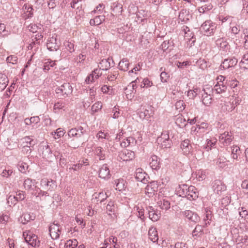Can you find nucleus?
I'll use <instances>...</instances> for the list:
<instances>
[{"label": "nucleus", "mask_w": 248, "mask_h": 248, "mask_svg": "<svg viewBox=\"0 0 248 248\" xmlns=\"http://www.w3.org/2000/svg\"><path fill=\"white\" fill-rule=\"evenodd\" d=\"M136 142V140L133 137H128L124 139L121 143V146L122 147H126L129 146L131 144H134Z\"/></svg>", "instance_id": "35"}, {"label": "nucleus", "mask_w": 248, "mask_h": 248, "mask_svg": "<svg viewBox=\"0 0 248 248\" xmlns=\"http://www.w3.org/2000/svg\"><path fill=\"white\" fill-rule=\"evenodd\" d=\"M98 175L99 177L102 179H106L110 178V171L107 164H105L102 166L99 169Z\"/></svg>", "instance_id": "18"}, {"label": "nucleus", "mask_w": 248, "mask_h": 248, "mask_svg": "<svg viewBox=\"0 0 248 248\" xmlns=\"http://www.w3.org/2000/svg\"><path fill=\"white\" fill-rule=\"evenodd\" d=\"M22 140L23 141L22 144L23 146H33L36 143V140L31 139L29 136L24 137Z\"/></svg>", "instance_id": "34"}, {"label": "nucleus", "mask_w": 248, "mask_h": 248, "mask_svg": "<svg viewBox=\"0 0 248 248\" xmlns=\"http://www.w3.org/2000/svg\"><path fill=\"white\" fill-rule=\"evenodd\" d=\"M241 187L243 189L244 193L247 195L248 198V179L242 181Z\"/></svg>", "instance_id": "53"}, {"label": "nucleus", "mask_w": 248, "mask_h": 248, "mask_svg": "<svg viewBox=\"0 0 248 248\" xmlns=\"http://www.w3.org/2000/svg\"><path fill=\"white\" fill-rule=\"evenodd\" d=\"M161 145L163 148H168L170 147L172 142L170 140H161Z\"/></svg>", "instance_id": "59"}, {"label": "nucleus", "mask_w": 248, "mask_h": 248, "mask_svg": "<svg viewBox=\"0 0 248 248\" xmlns=\"http://www.w3.org/2000/svg\"><path fill=\"white\" fill-rule=\"evenodd\" d=\"M15 197V195H10L7 199V203L10 206L15 205L17 202V199Z\"/></svg>", "instance_id": "52"}, {"label": "nucleus", "mask_w": 248, "mask_h": 248, "mask_svg": "<svg viewBox=\"0 0 248 248\" xmlns=\"http://www.w3.org/2000/svg\"><path fill=\"white\" fill-rule=\"evenodd\" d=\"M231 152L232 158L234 159H236L240 154V148L237 146H233L231 147Z\"/></svg>", "instance_id": "40"}, {"label": "nucleus", "mask_w": 248, "mask_h": 248, "mask_svg": "<svg viewBox=\"0 0 248 248\" xmlns=\"http://www.w3.org/2000/svg\"><path fill=\"white\" fill-rule=\"evenodd\" d=\"M111 9L113 12V14L115 15L121 14L123 11L122 5L118 2L113 3L111 6Z\"/></svg>", "instance_id": "29"}, {"label": "nucleus", "mask_w": 248, "mask_h": 248, "mask_svg": "<svg viewBox=\"0 0 248 248\" xmlns=\"http://www.w3.org/2000/svg\"><path fill=\"white\" fill-rule=\"evenodd\" d=\"M158 189L157 183L155 181H152L149 183L145 187L146 192L148 193L153 194L156 192Z\"/></svg>", "instance_id": "25"}, {"label": "nucleus", "mask_w": 248, "mask_h": 248, "mask_svg": "<svg viewBox=\"0 0 248 248\" xmlns=\"http://www.w3.org/2000/svg\"><path fill=\"white\" fill-rule=\"evenodd\" d=\"M15 196L17 199V202L24 200L26 197L25 192L21 190H19L16 192V194Z\"/></svg>", "instance_id": "54"}, {"label": "nucleus", "mask_w": 248, "mask_h": 248, "mask_svg": "<svg viewBox=\"0 0 248 248\" xmlns=\"http://www.w3.org/2000/svg\"><path fill=\"white\" fill-rule=\"evenodd\" d=\"M212 189L215 193L221 195L222 192L226 189V186L219 180H215L212 184Z\"/></svg>", "instance_id": "8"}, {"label": "nucleus", "mask_w": 248, "mask_h": 248, "mask_svg": "<svg viewBox=\"0 0 248 248\" xmlns=\"http://www.w3.org/2000/svg\"><path fill=\"white\" fill-rule=\"evenodd\" d=\"M33 146H29L28 145L23 146L22 148V152L24 154L26 155H30L31 152L32 148Z\"/></svg>", "instance_id": "62"}, {"label": "nucleus", "mask_w": 248, "mask_h": 248, "mask_svg": "<svg viewBox=\"0 0 248 248\" xmlns=\"http://www.w3.org/2000/svg\"><path fill=\"white\" fill-rule=\"evenodd\" d=\"M78 245V242L75 239L67 241L65 244V248H75Z\"/></svg>", "instance_id": "41"}, {"label": "nucleus", "mask_w": 248, "mask_h": 248, "mask_svg": "<svg viewBox=\"0 0 248 248\" xmlns=\"http://www.w3.org/2000/svg\"><path fill=\"white\" fill-rule=\"evenodd\" d=\"M237 59L234 57L228 58L224 60L220 65V69L225 70L234 67L237 63Z\"/></svg>", "instance_id": "6"}, {"label": "nucleus", "mask_w": 248, "mask_h": 248, "mask_svg": "<svg viewBox=\"0 0 248 248\" xmlns=\"http://www.w3.org/2000/svg\"><path fill=\"white\" fill-rule=\"evenodd\" d=\"M231 33L234 35H238L241 33L243 29L240 25H236L234 26H231Z\"/></svg>", "instance_id": "45"}, {"label": "nucleus", "mask_w": 248, "mask_h": 248, "mask_svg": "<svg viewBox=\"0 0 248 248\" xmlns=\"http://www.w3.org/2000/svg\"><path fill=\"white\" fill-rule=\"evenodd\" d=\"M185 104L183 101L179 100L175 103V108L179 112L183 111L185 108Z\"/></svg>", "instance_id": "51"}, {"label": "nucleus", "mask_w": 248, "mask_h": 248, "mask_svg": "<svg viewBox=\"0 0 248 248\" xmlns=\"http://www.w3.org/2000/svg\"><path fill=\"white\" fill-rule=\"evenodd\" d=\"M49 234L53 239H57L59 237L60 230L57 224L53 223L49 228Z\"/></svg>", "instance_id": "13"}, {"label": "nucleus", "mask_w": 248, "mask_h": 248, "mask_svg": "<svg viewBox=\"0 0 248 248\" xmlns=\"http://www.w3.org/2000/svg\"><path fill=\"white\" fill-rule=\"evenodd\" d=\"M10 31L6 29L4 24L0 23V35L5 37L10 34Z\"/></svg>", "instance_id": "46"}, {"label": "nucleus", "mask_w": 248, "mask_h": 248, "mask_svg": "<svg viewBox=\"0 0 248 248\" xmlns=\"http://www.w3.org/2000/svg\"><path fill=\"white\" fill-rule=\"evenodd\" d=\"M191 18V16L189 14V12L186 9H182L180 12L178 20L179 23L181 21L184 23H187Z\"/></svg>", "instance_id": "16"}, {"label": "nucleus", "mask_w": 248, "mask_h": 248, "mask_svg": "<svg viewBox=\"0 0 248 248\" xmlns=\"http://www.w3.org/2000/svg\"><path fill=\"white\" fill-rule=\"evenodd\" d=\"M217 165L220 168H224L227 165L226 158H219L217 161Z\"/></svg>", "instance_id": "47"}, {"label": "nucleus", "mask_w": 248, "mask_h": 248, "mask_svg": "<svg viewBox=\"0 0 248 248\" xmlns=\"http://www.w3.org/2000/svg\"><path fill=\"white\" fill-rule=\"evenodd\" d=\"M23 236L25 241L32 247H38L40 245V241L38 240L37 236L31 232H24Z\"/></svg>", "instance_id": "3"}, {"label": "nucleus", "mask_w": 248, "mask_h": 248, "mask_svg": "<svg viewBox=\"0 0 248 248\" xmlns=\"http://www.w3.org/2000/svg\"><path fill=\"white\" fill-rule=\"evenodd\" d=\"M147 174L141 168L136 169L135 177L138 181L141 182L143 183H146L147 181V178L146 177Z\"/></svg>", "instance_id": "17"}, {"label": "nucleus", "mask_w": 248, "mask_h": 248, "mask_svg": "<svg viewBox=\"0 0 248 248\" xmlns=\"http://www.w3.org/2000/svg\"><path fill=\"white\" fill-rule=\"evenodd\" d=\"M55 65V61L48 59L46 62H44L43 70L45 71H48L50 69V67H53Z\"/></svg>", "instance_id": "43"}, {"label": "nucleus", "mask_w": 248, "mask_h": 248, "mask_svg": "<svg viewBox=\"0 0 248 248\" xmlns=\"http://www.w3.org/2000/svg\"><path fill=\"white\" fill-rule=\"evenodd\" d=\"M199 193L194 186H188L187 199L190 201L196 200L198 197Z\"/></svg>", "instance_id": "20"}, {"label": "nucleus", "mask_w": 248, "mask_h": 248, "mask_svg": "<svg viewBox=\"0 0 248 248\" xmlns=\"http://www.w3.org/2000/svg\"><path fill=\"white\" fill-rule=\"evenodd\" d=\"M64 134V130L62 128H59L56 130V131L54 132V138L55 139H58L61 137H62Z\"/></svg>", "instance_id": "60"}, {"label": "nucleus", "mask_w": 248, "mask_h": 248, "mask_svg": "<svg viewBox=\"0 0 248 248\" xmlns=\"http://www.w3.org/2000/svg\"><path fill=\"white\" fill-rule=\"evenodd\" d=\"M149 239L154 243L157 242L158 240V236L156 229L153 227L150 228L148 231Z\"/></svg>", "instance_id": "26"}, {"label": "nucleus", "mask_w": 248, "mask_h": 248, "mask_svg": "<svg viewBox=\"0 0 248 248\" xmlns=\"http://www.w3.org/2000/svg\"><path fill=\"white\" fill-rule=\"evenodd\" d=\"M46 46L50 51H56L59 48L60 45L57 43L56 36H52L47 40Z\"/></svg>", "instance_id": "12"}, {"label": "nucleus", "mask_w": 248, "mask_h": 248, "mask_svg": "<svg viewBox=\"0 0 248 248\" xmlns=\"http://www.w3.org/2000/svg\"><path fill=\"white\" fill-rule=\"evenodd\" d=\"M152 115V108L151 107H148L147 108H143L139 111V116L141 119L150 118Z\"/></svg>", "instance_id": "23"}, {"label": "nucleus", "mask_w": 248, "mask_h": 248, "mask_svg": "<svg viewBox=\"0 0 248 248\" xmlns=\"http://www.w3.org/2000/svg\"><path fill=\"white\" fill-rule=\"evenodd\" d=\"M181 148L185 154H189L192 148V145L190 144V141L188 139L182 141L181 144Z\"/></svg>", "instance_id": "21"}, {"label": "nucleus", "mask_w": 248, "mask_h": 248, "mask_svg": "<svg viewBox=\"0 0 248 248\" xmlns=\"http://www.w3.org/2000/svg\"><path fill=\"white\" fill-rule=\"evenodd\" d=\"M148 217L153 221H157L160 217V213L155 210L153 207L149 206L147 208Z\"/></svg>", "instance_id": "15"}, {"label": "nucleus", "mask_w": 248, "mask_h": 248, "mask_svg": "<svg viewBox=\"0 0 248 248\" xmlns=\"http://www.w3.org/2000/svg\"><path fill=\"white\" fill-rule=\"evenodd\" d=\"M94 153L96 155L99 156L100 160H104L105 158V155L103 153L102 148L97 147L94 150Z\"/></svg>", "instance_id": "42"}, {"label": "nucleus", "mask_w": 248, "mask_h": 248, "mask_svg": "<svg viewBox=\"0 0 248 248\" xmlns=\"http://www.w3.org/2000/svg\"><path fill=\"white\" fill-rule=\"evenodd\" d=\"M217 28L216 24L211 20H206L200 27L201 31L203 32L207 36L212 35Z\"/></svg>", "instance_id": "1"}, {"label": "nucleus", "mask_w": 248, "mask_h": 248, "mask_svg": "<svg viewBox=\"0 0 248 248\" xmlns=\"http://www.w3.org/2000/svg\"><path fill=\"white\" fill-rule=\"evenodd\" d=\"M105 20L104 16H98L93 19L90 20V23L92 26L99 25L101 24Z\"/></svg>", "instance_id": "32"}, {"label": "nucleus", "mask_w": 248, "mask_h": 248, "mask_svg": "<svg viewBox=\"0 0 248 248\" xmlns=\"http://www.w3.org/2000/svg\"><path fill=\"white\" fill-rule=\"evenodd\" d=\"M20 220L22 223L25 224L31 220H33V219L30 214H25L21 217Z\"/></svg>", "instance_id": "50"}, {"label": "nucleus", "mask_w": 248, "mask_h": 248, "mask_svg": "<svg viewBox=\"0 0 248 248\" xmlns=\"http://www.w3.org/2000/svg\"><path fill=\"white\" fill-rule=\"evenodd\" d=\"M58 2V0H47V5L49 9L55 8Z\"/></svg>", "instance_id": "64"}, {"label": "nucleus", "mask_w": 248, "mask_h": 248, "mask_svg": "<svg viewBox=\"0 0 248 248\" xmlns=\"http://www.w3.org/2000/svg\"><path fill=\"white\" fill-rule=\"evenodd\" d=\"M188 186L186 185H179L177 191L180 197L187 198Z\"/></svg>", "instance_id": "27"}, {"label": "nucleus", "mask_w": 248, "mask_h": 248, "mask_svg": "<svg viewBox=\"0 0 248 248\" xmlns=\"http://www.w3.org/2000/svg\"><path fill=\"white\" fill-rule=\"evenodd\" d=\"M157 204L160 208L163 210H167L170 208V203L167 200L160 201L157 202Z\"/></svg>", "instance_id": "38"}, {"label": "nucleus", "mask_w": 248, "mask_h": 248, "mask_svg": "<svg viewBox=\"0 0 248 248\" xmlns=\"http://www.w3.org/2000/svg\"><path fill=\"white\" fill-rule=\"evenodd\" d=\"M204 4L201 5L199 7L198 11L200 13H204L205 12L211 10L213 8L212 4L209 1L207 2H203Z\"/></svg>", "instance_id": "33"}, {"label": "nucleus", "mask_w": 248, "mask_h": 248, "mask_svg": "<svg viewBox=\"0 0 248 248\" xmlns=\"http://www.w3.org/2000/svg\"><path fill=\"white\" fill-rule=\"evenodd\" d=\"M73 88L69 83H65L61 87L56 89L57 93H62L63 94H69L72 93Z\"/></svg>", "instance_id": "14"}, {"label": "nucleus", "mask_w": 248, "mask_h": 248, "mask_svg": "<svg viewBox=\"0 0 248 248\" xmlns=\"http://www.w3.org/2000/svg\"><path fill=\"white\" fill-rule=\"evenodd\" d=\"M86 133V130L82 126H78L77 127L71 128L68 130L67 134L68 137L79 138Z\"/></svg>", "instance_id": "4"}, {"label": "nucleus", "mask_w": 248, "mask_h": 248, "mask_svg": "<svg viewBox=\"0 0 248 248\" xmlns=\"http://www.w3.org/2000/svg\"><path fill=\"white\" fill-rule=\"evenodd\" d=\"M213 91H215L217 93H221L226 92L227 90V86L224 84L223 82H217L213 88H211Z\"/></svg>", "instance_id": "24"}, {"label": "nucleus", "mask_w": 248, "mask_h": 248, "mask_svg": "<svg viewBox=\"0 0 248 248\" xmlns=\"http://www.w3.org/2000/svg\"><path fill=\"white\" fill-rule=\"evenodd\" d=\"M17 57L15 55H11L8 57L6 59L7 63L15 64L17 62Z\"/></svg>", "instance_id": "57"}, {"label": "nucleus", "mask_w": 248, "mask_h": 248, "mask_svg": "<svg viewBox=\"0 0 248 248\" xmlns=\"http://www.w3.org/2000/svg\"><path fill=\"white\" fill-rule=\"evenodd\" d=\"M41 184H44L45 186L48 187V190L50 191L54 190L57 186L56 182L51 179H50V180L47 179L43 180L41 181Z\"/></svg>", "instance_id": "31"}, {"label": "nucleus", "mask_w": 248, "mask_h": 248, "mask_svg": "<svg viewBox=\"0 0 248 248\" xmlns=\"http://www.w3.org/2000/svg\"><path fill=\"white\" fill-rule=\"evenodd\" d=\"M13 172L12 170L6 169L2 171L1 175L2 177L9 178L12 176Z\"/></svg>", "instance_id": "61"}, {"label": "nucleus", "mask_w": 248, "mask_h": 248, "mask_svg": "<svg viewBox=\"0 0 248 248\" xmlns=\"http://www.w3.org/2000/svg\"><path fill=\"white\" fill-rule=\"evenodd\" d=\"M200 93L202 96V104L206 106H209L213 101V90L211 89L210 88H204L200 91Z\"/></svg>", "instance_id": "2"}, {"label": "nucleus", "mask_w": 248, "mask_h": 248, "mask_svg": "<svg viewBox=\"0 0 248 248\" xmlns=\"http://www.w3.org/2000/svg\"><path fill=\"white\" fill-rule=\"evenodd\" d=\"M114 62L112 58L109 57L107 59H103L99 62L98 65L99 68L102 70H107L109 69L111 66H114Z\"/></svg>", "instance_id": "11"}, {"label": "nucleus", "mask_w": 248, "mask_h": 248, "mask_svg": "<svg viewBox=\"0 0 248 248\" xmlns=\"http://www.w3.org/2000/svg\"><path fill=\"white\" fill-rule=\"evenodd\" d=\"M233 137L229 132H225L219 136V141L224 146H228L232 141Z\"/></svg>", "instance_id": "10"}, {"label": "nucleus", "mask_w": 248, "mask_h": 248, "mask_svg": "<svg viewBox=\"0 0 248 248\" xmlns=\"http://www.w3.org/2000/svg\"><path fill=\"white\" fill-rule=\"evenodd\" d=\"M181 214L186 218L194 223L198 222L200 220V217L198 215L191 210H186L182 212Z\"/></svg>", "instance_id": "7"}, {"label": "nucleus", "mask_w": 248, "mask_h": 248, "mask_svg": "<svg viewBox=\"0 0 248 248\" xmlns=\"http://www.w3.org/2000/svg\"><path fill=\"white\" fill-rule=\"evenodd\" d=\"M168 248H187L186 243L177 242L174 245H170Z\"/></svg>", "instance_id": "58"}, {"label": "nucleus", "mask_w": 248, "mask_h": 248, "mask_svg": "<svg viewBox=\"0 0 248 248\" xmlns=\"http://www.w3.org/2000/svg\"><path fill=\"white\" fill-rule=\"evenodd\" d=\"M239 214L242 218L246 217L248 216V211L245 207H240L238 209Z\"/></svg>", "instance_id": "63"}, {"label": "nucleus", "mask_w": 248, "mask_h": 248, "mask_svg": "<svg viewBox=\"0 0 248 248\" xmlns=\"http://www.w3.org/2000/svg\"><path fill=\"white\" fill-rule=\"evenodd\" d=\"M40 118L38 116L31 117V118H26L24 120L26 125H30L31 124H37L40 122Z\"/></svg>", "instance_id": "39"}, {"label": "nucleus", "mask_w": 248, "mask_h": 248, "mask_svg": "<svg viewBox=\"0 0 248 248\" xmlns=\"http://www.w3.org/2000/svg\"><path fill=\"white\" fill-rule=\"evenodd\" d=\"M150 167L153 169L158 170L160 168V159L156 155H153L151 157Z\"/></svg>", "instance_id": "22"}, {"label": "nucleus", "mask_w": 248, "mask_h": 248, "mask_svg": "<svg viewBox=\"0 0 248 248\" xmlns=\"http://www.w3.org/2000/svg\"><path fill=\"white\" fill-rule=\"evenodd\" d=\"M116 189L121 191L124 189V184L123 180H117L115 181Z\"/></svg>", "instance_id": "56"}, {"label": "nucleus", "mask_w": 248, "mask_h": 248, "mask_svg": "<svg viewBox=\"0 0 248 248\" xmlns=\"http://www.w3.org/2000/svg\"><path fill=\"white\" fill-rule=\"evenodd\" d=\"M102 107V103L100 102H97L94 103L91 108V113L92 115L101 109Z\"/></svg>", "instance_id": "44"}, {"label": "nucleus", "mask_w": 248, "mask_h": 248, "mask_svg": "<svg viewBox=\"0 0 248 248\" xmlns=\"http://www.w3.org/2000/svg\"><path fill=\"white\" fill-rule=\"evenodd\" d=\"M209 223L210 222L208 221L207 222H205L203 226L197 225L192 232L193 235L197 236L199 233H202L203 231V228L206 227L207 224Z\"/></svg>", "instance_id": "36"}, {"label": "nucleus", "mask_w": 248, "mask_h": 248, "mask_svg": "<svg viewBox=\"0 0 248 248\" xmlns=\"http://www.w3.org/2000/svg\"><path fill=\"white\" fill-rule=\"evenodd\" d=\"M32 180L31 179L27 178L24 182V186L26 190H31L32 187Z\"/></svg>", "instance_id": "55"}, {"label": "nucleus", "mask_w": 248, "mask_h": 248, "mask_svg": "<svg viewBox=\"0 0 248 248\" xmlns=\"http://www.w3.org/2000/svg\"><path fill=\"white\" fill-rule=\"evenodd\" d=\"M101 70L99 68V69H95L93 71L92 73L90 74V76H92V80H94V78L97 79L102 75V72H101Z\"/></svg>", "instance_id": "48"}, {"label": "nucleus", "mask_w": 248, "mask_h": 248, "mask_svg": "<svg viewBox=\"0 0 248 248\" xmlns=\"http://www.w3.org/2000/svg\"><path fill=\"white\" fill-rule=\"evenodd\" d=\"M116 209V207L113 202H109L106 206V210L108 214L111 215V213L114 214Z\"/></svg>", "instance_id": "37"}, {"label": "nucleus", "mask_w": 248, "mask_h": 248, "mask_svg": "<svg viewBox=\"0 0 248 248\" xmlns=\"http://www.w3.org/2000/svg\"><path fill=\"white\" fill-rule=\"evenodd\" d=\"M130 63L129 60L126 58H124L119 63V68L124 71H127L129 69Z\"/></svg>", "instance_id": "28"}, {"label": "nucleus", "mask_w": 248, "mask_h": 248, "mask_svg": "<svg viewBox=\"0 0 248 248\" xmlns=\"http://www.w3.org/2000/svg\"><path fill=\"white\" fill-rule=\"evenodd\" d=\"M9 80L7 76L0 73V91L4 90L8 85Z\"/></svg>", "instance_id": "30"}, {"label": "nucleus", "mask_w": 248, "mask_h": 248, "mask_svg": "<svg viewBox=\"0 0 248 248\" xmlns=\"http://www.w3.org/2000/svg\"><path fill=\"white\" fill-rule=\"evenodd\" d=\"M135 153L134 152L124 149L119 153L118 159L123 161H128L133 159L135 158Z\"/></svg>", "instance_id": "5"}, {"label": "nucleus", "mask_w": 248, "mask_h": 248, "mask_svg": "<svg viewBox=\"0 0 248 248\" xmlns=\"http://www.w3.org/2000/svg\"><path fill=\"white\" fill-rule=\"evenodd\" d=\"M40 150L42 152V155L44 158L48 160L52 157V151L46 143L42 144L40 146Z\"/></svg>", "instance_id": "9"}, {"label": "nucleus", "mask_w": 248, "mask_h": 248, "mask_svg": "<svg viewBox=\"0 0 248 248\" xmlns=\"http://www.w3.org/2000/svg\"><path fill=\"white\" fill-rule=\"evenodd\" d=\"M216 44L218 47H220V50L225 52L229 51L230 49V46L229 43L223 38L217 39L216 41Z\"/></svg>", "instance_id": "19"}, {"label": "nucleus", "mask_w": 248, "mask_h": 248, "mask_svg": "<svg viewBox=\"0 0 248 248\" xmlns=\"http://www.w3.org/2000/svg\"><path fill=\"white\" fill-rule=\"evenodd\" d=\"M64 46L65 48L68 50L70 53H72L75 51L74 49V45L73 43L69 42L68 41H65L64 43Z\"/></svg>", "instance_id": "49"}]
</instances>
